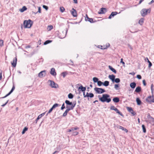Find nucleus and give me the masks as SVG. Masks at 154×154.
Wrapping results in <instances>:
<instances>
[{
  "label": "nucleus",
  "mask_w": 154,
  "mask_h": 154,
  "mask_svg": "<svg viewBox=\"0 0 154 154\" xmlns=\"http://www.w3.org/2000/svg\"><path fill=\"white\" fill-rule=\"evenodd\" d=\"M53 28V26L52 25H48L47 27V29L48 31L51 30Z\"/></svg>",
  "instance_id": "41"
},
{
  "label": "nucleus",
  "mask_w": 154,
  "mask_h": 154,
  "mask_svg": "<svg viewBox=\"0 0 154 154\" xmlns=\"http://www.w3.org/2000/svg\"><path fill=\"white\" fill-rule=\"evenodd\" d=\"M2 70L0 69V80H1L2 79Z\"/></svg>",
  "instance_id": "56"
},
{
  "label": "nucleus",
  "mask_w": 154,
  "mask_h": 154,
  "mask_svg": "<svg viewBox=\"0 0 154 154\" xmlns=\"http://www.w3.org/2000/svg\"><path fill=\"white\" fill-rule=\"evenodd\" d=\"M67 31V30L66 32H65L66 33L65 34H64L63 33V31L62 32V33L64 34V35L63 36H61V35L62 34V33H60L59 34V37L60 38H65L66 36Z\"/></svg>",
  "instance_id": "20"
},
{
  "label": "nucleus",
  "mask_w": 154,
  "mask_h": 154,
  "mask_svg": "<svg viewBox=\"0 0 154 154\" xmlns=\"http://www.w3.org/2000/svg\"><path fill=\"white\" fill-rule=\"evenodd\" d=\"M136 85V83L134 82H131L130 85V86L132 89H134Z\"/></svg>",
  "instance_id": "21"
},
{
  "label": "nucleus",
  "mask_w": 154,
  "mask_h": 154,
  "mask_svg": "<svg viewBox=\"0 0 154 154\" xmlns=\"http://www.w3.org/2000/svg\"><path fill=\"white\" fill-rule=\"evenodd\" d=\"M151 116H150L149 113H148L147 116V118L148 119H149V118H151Z\"/></svg>",
  "instance_id": "64"
},
{
  "label": "nucleus",
  "mask_w": 154,
  "mask_h": 154,
  "mask_svg": "<svg viewBox=\"0 0 154 154\" xmlns=\"http://www.w3.org/2000/svg\"><path fill=\"white\" fill-rule=\"evenodd\" d=\"M60 105H59V104L57 103H55L54 104L53 106H52V107L54 109L55 108L58 106H60Z\"/></svg>",
  "instance_id": "43"
},
{
  "label": "nucleus",
  "mask_w": 154,
  "mask_h": 154,
  "mask_svg": "<svg viewBox=\"0 0 154 154\" xmlns=\"http://www.w3.org/2000/svg\"><path fill=\"white\" fill-rule=\"evenodd\" d=\"M42 7L43 8L45 9L46 11H47L48 9V7L45 5H43L42 6Z\"/></svg>",
  "instance_id": "48"
},
{
  "label": "nucleus",
  "mask_w": 154,
  "mask_h": 154,
  "mask_svg": "<svg viewBox=\"0 0 154 154\" xmlns=\"http://www.w3.org/2000/svg\"><path fill=\"white\" fill-rule=\"evenodd\" d=\"M153 84H152L151 85V89L152 96H149L146 99V101L149 103H154V98L152 100L151 99V97H154L153 94L154 89H153Z\"/></svg>",
  "instance_id": "3"
},
{
  "label": "nucleus",
  "mask_w": 154,
  "mask_h": 154,
  "mask_svg": "<svg viewBox=\"0 0 154 154\" xmlns=\"http://www.w3.org/2000/svg\"><path fill=\"white\" fill-rule=\"evenodd\" d=\"M151 9L150 8L149 9L143 8L140 11V13L142 16L145 17L148 13H150L151 12Z\"/></svg>",
  "instance_id": "4"
},
{
  "label": "nucleus",
  "mask_w": 154,
  "mask_h": 154,
  "mask_svg": "<svg viewBox=\"0 0 154 154\" xmlns=\"http://www.w3.org/2000/svg\"><path fill=\"white\" fill-rule=\"evenodd\" d=\"M118 13L117 11L112 12L108 17L109 19H111L112 17H114V16L118 14Z\"/></svg>",
  "instance_id": "17"
},
{
  "label": "nucleus",
  "mask_w": 154,
  "mask_h": 154,
  "mask_svg": "<svg viewBox=\"0 0 154 154\" xmlns=\"http://www.w3.org/2000/svg\"><path fill=\"white\" fill-rule=\"evenodd\" d=\"M74 108L72 107V106H70V108H66V109L68 110L69 111L70 110H72Z\"/></svg>",
  "instance_id": "59"
},
{
  "label": "nucleus",
  "mask_w": 154,
  "mask_h": 154,
  "mask_svg": "<svg viewBox=\"0 0 154 154\" xmlns=\"http://www.w3.org/2000/svg\"><path fill=\"white\" fill-rule=\"evenodd\" d=\"M68 97L69 98L72 99L73 98L74 95L72 93H70L68 94Z\"/></svg>",
  "instance_id": "38"
},
{
  "label": "nucleus",
  "mask_w": 154,
  "mask_h": 154,
  "mask_svg": "<svg viewBox=\"0 0 154 154\" xmlns=\"http://www.w3.org/2000/svg\"><path fill=\"white\" fill-rule=\"evenodd\" d=\"M112 100L114 103H117L119 102L120 100L118 97H115L113 98Z\"/></svg>",
  "instance_id": "25"
},
{
  "label": "nucleus",
  "mask_w": 154,
  "mask_h": 154,
  "mask_svg": "<svg viewBox=\"0 0 154 154\" xmlns=\"http://www.w3.org/2000/svg\"><path fill=\"white\" fill-rule=\"evenodd\" d=\"M69 104H71V106L74 108L76 104V101L75 100L73 101V103H72V102H71L69 100Z\"/></svg>",
  "instance_id": "26"
},
{
  "label": "nucleus",
  "mask_w": 154,
  "mask_h": 154,
  "mask_svg": "<svg viewBox=\"0 0 154 154\" xmlns=\"http://www.w3.org/2000/svg\"><path fill=\"white\" fill-rule=\"evenodd\" d=\"M109 82L107 81H105L103 82V85L105 87H107L109 85Z\"/></svg>",
  "instance_id": "28"
},
{
  "label": "nucleus",
  "mask_w": 154,
  "mask_h": 154,
  "mask_svg": "<svg viewBox=\"0 0 154 154\" xmlns=\"http://www.w3.org/2000/svg\"><path fill=\"white\" fill-rule=\"evenodd\" d=\"M65 108V104L64 103H63L62 106L61 107L60 109L61 110H63Z\"/></svg>",
  "instance_id": "53"
},
{
  "label": "nucleus",
  "mask_w": 154,
  "mask_h": 154,
  "mask_svg": "<svg viewBox=\"0 0 154 154\" xmlns=\"http://www.w3.org/2000/svg\"><path fill=\"white\" fill-rule=\"evenodd\" d=\"M97 84L99 86H100L102 85H103V82L100 80H99L98 82H97Z\"/></svg>",
  "instance_id": "42"
},
{
  "label": "nucleus",
  "mask_w": 154,
  "mask_h": 154,
  "mask_svg": "<svg viewBox=\"0 0 154 154\" xmlns=\"http://www.w3.org/2000/svg\"><path fill=\"white\" fill-rule=\"evenodd\" d=\"M144 18H141L139 21V23L140 25H142L144 22Z\"/></svg>",
  "instance_id": "33"
},
{
  "label": "nucleus",
  "mask_w": 154,
  "mask_h": 154,
  "mask_svg": "<svg viewBox=\"0 0 154 154\" xmlns=\"http://www.w3.org/2000/svg\"><path fill=\"white\" fill-rule=\"evenodd\" d=\"M143 83L144 86H146V82L145 80L144 79L143 80Z\"/></svg>",
  "instance_id": "58"
},
{
  "label": "nucleus",
  "mask_w": 154,
  "mask_h": 154,
  "mask_svg": "<svg viewBox=\"0 0 154 154\" xmlns=\"http://www.w3.org/2000/svg\"><path fill=\"white\" fill-rule=\"evenodd\" d=\"M65 10V8L63 7H60V11L62 13H63L64 12V10Z\"/></svg>",
  "instance_id": "47"
},
{
  "label": "nucleus",
  "mask_w": 154,
  "mask_h": 154,
  "mask_svg": "<svg viewBox=\"0 0 154 154\" xmlns=\"http://www.w3.org/2000/svg\"><path fill=\"white\" fill-rule=\"evenodd\" d=\"M110 46V44L109 43H107L106 44V46L104 45V47H103V48H101L103 49H107Z\"/></svg>",
  "instance_id": "44"
},
{
  "label": "nucleus",
  "mask_w": 154,
  "mask_h": 154,
  "mask_svg": "<svg viewBox=\"0 0 154 154\" xmlns=\"http://www.w3.org/2000/svg\"><path fill=\"white\" fill-rule=\"evenodd\" d=\"M71 14L74 17H76L77 16V11L75 9L72 8L70 11Z\"/></svg>",
  "instance_id": "12"
},
{
  "label": "nucleus",
  "mask_w": 154,
  "mask_h": 154,
  "mask_svg": "<svg viewBox=\"0 0 154 154\" xmlns=\"http://www.w3.org/2000/svg\"><path fill=\"white\" fill-rule=\"evenodd\" d=\"M46 74V71L44 70L41 71L38 73V76L40 78L45 77Z\"/></svg>",
  "instance_id": "11"
},
{
  "label": "nucleus",
  "mask_w": 154,
  "mask_h": 154,
  "mask_svg": "<svg viewBox=\"0 0 154 154\" xmlns=\"http://www.w3.org/2000/svg\"><path fill=\"white\" fill-rule=\"evenodd\" d=\"M85 91H82V92H83V96H84V98H85V97H86V95L85 94Z\"/></svg>",
  "instance_id": "63"
},
{
  "label": "nucleus",
  "mask_w": 154,
  "mask_h": 154,
  "mask_svg": "<svg viewBox=\"0 0 154 154\" xmlns=\"http://www.w3.org/2000/svg\"><path fill=\"white\" fill-rule=\"evenodd\" d=\"M15 88V86H14V85H13V87H12V88H11V90L10 91L8 94H6L5 96H4L3 97H0V99H3V98H6L7 97L9 96L13 91L14 90Z\"/></svg>",
  "instance_id": "7"
},
{
  "label": "nucleus",
  "mask_w": 154,
  "mask_h": 154,
  "mask_svg": "<svg viewBox=\"0 0 154 154\" xmlns=\"http://www.w3.org/2000/svg\"><path fill=\"white\" fill-rule=\"evenodd\" d=\"M57 149V151H58V152H59L61 150V149L60 147V146H59L58 147H57L56 148Z\"/></svg>",
  "instance_id": "54"
},
{
  "label": "nucleus",
  "mask_w": 154,
  "mask_h": 154,
  "mask_svg": "<svg viewBox=\"0 0 154 154\" xmlns=\"http://www.w3.org/2000/svg\"><path fill=\"white\" fill-rule=\"evenodd\" d=\"M108 77L112 82L116 77V76L112 74L111 75H109Z\"/></svg>",
  "instance_id": "23"
},
{
  "label": "nucleus",
  "mask_w": 154,
  "mask_h": 154,
  "mask_svg": "<svg viewBox=\"0 0 154 154\" xmlns=\"http://www.w3.org/2000/svg\"><path fill=\"white\" fill-rule=\"evenodd\" d=\"M136 101L138 105H140L142 103V102L139 97H137L136 98Z\"/></svg>",
  "instance_id": "22"
},
{
  "label": "nucleus",
  "mask_w": 154,
  "mask_h": 154,
  "mask_svg": "<svg viewBox=\"0 0 154 154\" xmlns=\"http://www.w3.org/2000/svg\"><path fill=\"white\" fill-rule=\"evenodd\" d=\"M86 97L88 98V100H89V97L91 98H93L94 97V95L92 93L87 92L86 94Z\"/></svg>",
  "instance_id": "15"
},
{
  "label": "nucleus",
  "mask_w": 154,
  "mask_h": 154,
  "mask_svg": "<svg viewBox=\"0 0 154 154\" xmlns=\"http://www.w3.org/2000/svg\"><path fill=\"white\" fill-rule=\"evenodd\" d=\"M65 103L66 104V108H70V106H71V104H69V100H66L65 101Z\"/></svg>",
  "instance_id": "30"
},
{
  "label": "nucleus",
  "mask_w": 154,
  "mask_h": 154,
  "mask_svg": "<svg viewBox=\"0 0 154 154\" xmlns=\"http://www.w3.org/2000/svg\"><path fill=\"white\" fill-rule=\"evenodd\" d=\"M3 42L2 40L0 39V46L2 47L3 45Z\"/></svg>",
  "instance_id": "51"
},
{
  "label": "nucleus",
  "mask_w": 154,
  "mask_h": 154,
  "mask_svg": "<svg viewBox=\"0 0 154 154\" xmlns=\"http://www.w3.org/2000/svg\"><path fill=\"white\" fill-rule=\"evenodd\" d=\"M119 84H116L114 85V88L116 90L119 89Z\"/></svg>",
  "instance_id": "37"
},
{
  "label": "nucleus",
  "mask_w": 154,
  "mask_h": 154,
  "mask_svg": "<svg viewBox=\"0 0 154 154\" xmlns=\"http://www.w3.org/2000/svg\"><path fill=\"white\" fill-rule=\"evenodd\" d=\"M28 130V128L26 127H25L23 129L22 131V134H24L25 133V132L27 131Z\"/></svg>",
  "instance_id": "34"
},
{
  "label": "nucleus",
  "mask_w": 154,
  "mask_h": 154,
  "mask_svg": "<svg viewBox=\"0 0 154 154\" xmlns=\"http://www.w3.org/2000/svg\"><path fill=\"white\" fill-rule=\"evenodd\" d=\"M126 108L128 111L129 112H130L133 116H135L136 114V113L134 111L132 107H127Z\"/></svg>",
  "instance_id": "9"
},
{
  "label": "nucleus",
  "mask_w": 154,
  "mask_h": 154,
  "mask_svg": "<svg viewBox=\"0 0 154 154\" xmlns=\"http://www.w3.org/2000/svg\"><path fill=\"white\" fill-rule=\"evenodd\" d=\"M120 82V79L119 78H115L114 79V81L112 82L113 83L115 82L117 83H119Z\"/></svg>",
  "instance_id": "32"
},
{
  "label": "nucleus",
  "mask_w": 154,
  "mask_h": 154,
  "mask_svg": "<svg viewBox=\"0 0 154 154\" xmlns=\"http://www.w3.org/2000/svg\"><path fill=\"white\" fill-rule=\"evenodd\" d=\"M27 9V8L25 6H23L22 8L21 9H20V11L21 12H24Z\"/></svg>",
  "instance_id": "31"
},
{
  "label": "nucleus",
  "mask_w": 154,
  "mask_h": 154,
  "mask_svg": "<svg viewBox=\"0 0 154 154\" xmlns=\"http://www.w3.org/2000/svg\"><path fill=\"white\" fill-rule=\"evenodd\" d=\"M67 113H66L65 112H64L62 116V117H65L67 115Z\"/></svg>",
  "instance_id": "60"
},
{
  "label": "nucleus",
  "mask_w": 154,
  "mask_h": 154,
  "mask_svg": "<svg viewBox=\"0 0 154 154\" xmlns=\"http://www.w3.org/2000/svg\"><path fill=\"white\" fill-rule=\"evenodd\" d=\"M79 134V132L77 131H74L73 133V135L76 136L77 135Z\"/></svg>",
  "instance_id": "57"
},
{
  "label": "nucleus",
  "mask_w": 154,
  "mask_h": 154,
  "mask_svg": "<svg viewBox=\"0 0 154 154\" xmlns=\"http://www.w3.org/2000/svg\"><path fill=\"white\" fill-rule=\"evenodd\" d=\"M120 63H122L123 66H125V63L123 61V59L122 58L121 59Z\"/></svg>",
  "instance_id": "52"
},
{
  "label": "nucleus",
  "mask_w": 154,
  "mask_h": 154,
  "mask_svg": "<svg viewBox=\"0 0 154 154\" xmlns=\"http://www.w3.org/2000/svg\"><path fill=\"white\" fill-rule=\"evenodd\" d=\"M33 21L30 19L25 20L23 23V26L24 28H29L31 27L33 24Z\"/></svg>",
  "instance_id": "2"
},
{
  "label": "nucleus",
  "mask_w": 154,
  "mask_h": 154,
  "mask_svg": "<svg viewBox=\"0 0 154 154\" xmlns=\"http://www.w3.org/2000/svg\"><path fill=\"white\" fill-rule=\"evenodd\" d=\"M107 11V9L106 8H102L98 13L99 14H105Z\"/></svg>",
  "instance_id": "10"
},
{
  "label": "nucleus",
  "mask_w": 154,
  "mask_h": 154,
  "mask_svg": "<svg viewBox=\"0 0 154 154\" xmlns=\"http://www.w3.org/2000/svg\"><path fill=\"white\" fill-rule=\"evenodd\" d=\"M51 40H47L44 43V45H46L48 44L51 43L52 42Z\"/></svg>",
  "instance_id": "40"
},
{
  "label": "nucleus",
  "mask_w": 154,
  "mask_h": 154,
  "mask_svg": "<svg viewBox=\"0 0 154 154\" xmlns=\"http://www.w3.org/2000/svg\"><path fill=\"white\" fill-rule=\"evenodd\" d=\"M17 59L16 57L13 59V61L11 62V64L12 66L14 67H16L17 63Z\"/></svg>",
  "instance_id": "13"
},
{
  "label": "nucleus",
  "mask_w": 154,
  "mask_h": 154,
  "mask_svg": "<svg viewBox=\"0 0 154 154\" xmlns=\"http://www.w3.org/2000/svg\"><path fill=\"white\" fill-rule=\"evenodd\" d=\"M108 67L109 69L110 70L112 71L113 72H114L115 74H116L117 73V71L116 70L113 68L112 66H108Z\"/></svg>",
  "instance_id": "24"
},
{
  "label": "nucleus",
  "mask_w": 154,
  "mask_h": 154,
  "mask_svg": "<svg viewBox=\"0 0 154 154\" xmlns=\"http://www.w3.org/2000/svg\"><path fill=\"white\" fill-rule=\"evenodd\" d=\"M85 21H88L91 23H94L93 18H89L87 14H86V17H85Z\"/></svg>",
  "instance_id": "14"
},
{
  "label": "nucleus",
  "mask_w": 154,
  "mask_h": 154,
  "mask_svg": "<svg viewBox=\"0 0 154 154\" xmlns=\"http://www.w3.org/2000/svg\"><path fill=\"white\" fill-rule=\"evenodd\" d=\"M145 60L146 61H147L148 63V68H150L151 67V66H152V64L151 63V62L149 60L148 58L147 57H146L145 59Z\"/></svg>",
  "instance_id": "19"
},
{
  "label": "nucleus",
  "mask_w": 154,
  "mask_h": 154,
  "mask_svg": "<svg viewBox=\"0 0 154 154\" xmlns=\"http://www.w3.org/2000/svg\"><path fill=\"white\" fill-rule=\"evenodd\" d=\"M94 90L96 92V93L101 94L106 92L105 90L101 88L95 87L94 88Z\"/></svg>",
  "instance_id": "5"
},
{
  "label": "nucleus",
  "mask_w": 154,
  "mask_h": 154,
  "mask_svg": "<svg viewBox=\"0 0 154 154\" xmlns=\"http://www.w3.org/2000/svg\"><path fill=\"white\" fill-rule=\"evenodd\" d=\"M99 101L102 103L106 102L107 103L110 102L111 99L110 98V96L107 94H103L101 97L100 95H98L97 96Z\"/></svg>",
  "instance_id": "1"
},
{
  "label": "nucleus",
  "mask_w": 154,
  "mask_h": 154,
  "mask_svg": "<svg viewBox=\"0 0 154 154\" xmlns=\"http://www.w3.org/2000/svg\"><path fill=\"white\" fill-rule=\"evenodd\" d=\"M99 80V79L97 77H94L93 78V81L94 83H97Z\"/></svg>",
  "instance_id": "35"
},
{
  "label": "nucleus",
  "mask_w": 154,
  "mask_h": 154,
  "mask_svg": "<svg viewBox=\"0 0 154 154\" xmlns=\"http://www.w3.org/2000/svg\"><path fill=\"white\" fill-rule=\"evenodd\" d=\"M45 112L40 114L39 115H38V116L37 117L39 119H40L45 115Z\"/></svg>",
  "instance_id": "45"
},
{
  "label": "nucleus",
  "mask_w": 154,
  "mask_h": 154,
  "mask_svg": "<svg viewBox=\"0 0 154 154\" xmlns=\"http://www.w3.org/2000/svg\"><path fill=\"white\" fill-rule=\"evenodd\" d=\"M50 74L54 76H56L57 75V73L55 71V69L54 68H52L51 69L50 71Z\"/></svg>",
  "instance_id": "16"
},
{
  "label": "nucleus",
  "mask_w": 154,
  "mask_h": 154,
  "mask_svg": "<svg viewBox=\"0 0 154 154\" xmlns=\"http://www.w3.org/2000/svg\"><path fill=\"white\" fill-rule=\"evenodd\" d=\"M117 128L125 131L126 132H128V130L126 129L122 126L118 125Z\"/></svg>",
  "instance_id": "27"
},
{
  "label": "nucleus",
  "mask_w": 154,
  "mask_h": 154,
  "mask_svg": "<svg viewBox=\"0 0 154 154\" xmlns=\"http://www.w3.org/2000/svg\"><path fill=\"white\" fill-rule=\"evenodd\" d=\"M67 74V72L66 71L63 72L61 73V75L63 76V78H65Z\"/></svg>",
  "instance_id": "36"
},
{
  "label": "nucleus",
  "mask_w": 154,
  "mask_h": 154,
  "mask_svg": "<svg viewBox=\"0 0 154 154\" xmlns=\"http://www.w3.org/2000/svg\"><path fill=\"white\" fill-rule=\"evenodd\" d=\"M53 109H54L51 107L48 111V113H50L52 111Z\"/></svg>",
  "instance_id": "61"
},
{
  "label": "nucleus",
  "mask_w": 154,
  "mask_h": 154,
  "mask_svg": "<svg viewBox=\"0 0 154 154\" xmlns=\"http://www.w3.org/2000/svg\"><path fill=\"white\" fill-rule=\"evenodd\" d=\"M114 111H115L116 112V113L119 114L122 116L124 117V115L122 114V113L120 111H119V110L117 108H116V109H115V110Z\"/></svg>",
  "instance_id": "29"
},
{
  "label": "nucleus",
  "mask_w": 154,
  "mask_h": 154,
  "mask_svg": "<svg viewBox=\"0 0 154 154\" xmlns=\"http://www.w3.org/2000/svg\"><path fill=\"white\" fill-rule=\"evenodd\" d=\"M127 45L128 46V47L130 48L131 50H132L133 49L132 47H131V46L130 45V44H127Z\"/></svg>",
  "instance_id": "62"
},
{
  "label": "nucleus",
  "mask_w": 154,
  "mask_h": 154,
  "mask_svg": "<svg viewBox=\"0 0 154 154\" xmlns=\"http://www.w3.org/2000/svg\"><path fill=\"white\" fill-rule=\"evenodd\" d=\"M142 128L143 132L144 133H145L146 132V129L145 125H142Z\"/></svg>",
  "instance_id": "39"
},
{
  "label": "nucleus",
  "mask_w": 154,
  "mask_h": 154,
  "mask_svg": "<svg viewBox=\"0 0 154 154\" xmlns=\"http://www.w3.org/2000/svg\"><path fill=\"white\" fill-rule=\"evenodd\" d=\"M48 82H50V84L49 85L52 88H56L59 87L58 85L57 84L55 83L53 81L49 80H48Z\"/></svg>",
  "instance_id": "6"
},
{
  "label": "nucleus",
  "mask_w": 154,
  "mask_h": 154,
  "mask_svg": "<svg viewBox=\"0 0 154 154\" xmlns=\"http://www.w3.org/2000/svg\"><path fill=\"white\" fill-rule=\"evenodd\" d=\"M136 77L139 79H140L142 78L141 76L140 75H137Z\"/></svg>",
  "instance_id": "55"
},
{
  "label": "nucleus",
  "mask_w": 154,
  "mask_h": 154,
  "mask_svg": "<svg viewBox=\"0 0 154 154\" xmlns=\"http://www.w3.org/2000/svg\"><path fill=\"white\" fill-rule=\"evenodd\" d=\"M116 108L115 107V106H110V110H115V109H116Z\"/></svg>",
  "instance_id": "50"
},
{
  "label": "nucleus",
  "mask_w": 154,
  "mask_h": 154,
  "mask_svg": "<svg viewBox=\"0 0 154 154\" xmlns=\"http://www.w3.org/2000/svg\"><path fill=\"white\" fill-rule=\"evenodd\" d=\"M32 12L34 13V14H36L38 12L39 13H41V8L40 7H38V11L36 12V13L35 12H34L33 11Z\"/></svg>",
  "instance_id": "46"
},
{
  "label": "nucleus",
  "mask_w": 154,
  "mask_h": 154,
  "mask_svg": "<svg viewBox=\"0 0 154 154\" xmlns=\"http://www.w3.org/2000/svg\"><path fill=\"white\" fill-rule=\"evenodd\" d=\"M154 120V118L151 116V118H149V121H150L149 123H151V122H152Z\"/></svg>",
  "instance_id": "49"
},
{
  "label": "nucleus",
  "mask_w": 154,
  "mask_h": 154,
  "mask_svg": "<svg viewBox=\"0 0 154 154\" xmlns=\"http://www.w3.org/2000/svg\"><path fill=\"white\" fill-rule=\"evenodd\" d=\"M78 85H80V86L78 88V89L79 94L81 93V91L82 92L86 90V88L85 87H84L81 84H79Z\"/></svg>",
  "instance_id": "8"
},
{
  "label": "nucleus",
  "mask_w": 154,
  "mask_h": 154,
  "mask_svg": "<svg viewBox=\"0 0 154 154\" xmlns=\"http://www.w3.org/2000/svg\"><path fill=\"white\" fill-rule=\"evenodd\" d=\"M142 89L140 86H138L137 87L134 91V92H136L137 93H139L141 91Z\"/></svg>",
  "instance_id": "18"
}]
</instances>
